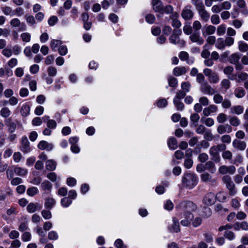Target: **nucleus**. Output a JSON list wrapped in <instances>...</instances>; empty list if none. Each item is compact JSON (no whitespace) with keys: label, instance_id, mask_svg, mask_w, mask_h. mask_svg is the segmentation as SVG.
<instances>
[{"label":"nucleus","instance_id":"13","mask_svg":"<svg viewBox=\"0 0 248 248\" xmlns=\"http://www.w3.org/2000/svg\"><path fill=\"white\" fill-rule=\"evenodd\" d=\"M200 90L203 93L208 95H213L215 93V90L206 81L202 83Z\"/></svg>","mask_w":248,"mask_h":248},{"label":"nucleus","instance_id":"36","mask_svg":"<svg viewBox=\"0 0 248 248\" xmlns=\"http://www.w3.org/2000/svg\"><path fill=\"white\" fill-rule=\"evenodd\" d=\"M11 111L7 107L3 108L0 111V114L1 117L4 118H8L11 115Z\"/></svg>","mask_w":248,"mask_h":248},{"label":"nucleus","instance_id":"2","mask_svg":"<svg viewBox=\"0 0 248 248\" xmlns=\"http://www.w3.org/2000/svg\"><path fill=\"white\" fill-rule=\"evenodd\" d=\"M152 5L154 11L161 15L165 13L169 14L173 11V8L171 5H167L166 6H164L163 3L161 1L152 2Z\"/></svg>","mask_w":248,"mask_h":248},{"label":"nucleus","instance_id":"37","mask_svg":"<svg viewBox=\"0 0 248 248\" xmlns=\"http://www.w3.org/2000/svg\"><path fill=\"white\" fill-rule=\"evenodd\" d=\"M216 46L219 49H224L226 46L224 40L222 38H218L216 44Z\"/></svg>","mask_w":248,"mask_h":248},{"label":"nucleus","instance_id":"16","mask_svg":"<svg viewBox=\"0 0 248 248\" xmlns=\"http://www.w3.org/2000/svg\"><path fill=\"white\" fill-rule=\"evenodd\" d=\"M216 202V197L214 193H208L205 195L203 199V202L207 206L214 204Z\"/></svg>","mask_w":248,"mask_h":248},{"label":"nucleus","instance_id":"34","mask_svg":"<svg viewBox=\"0 0 248 248\" xmlns=\"http://www.w3.org/2000/svg\"><path fill=\"white\" fill-rule=\"evenodd\" d=\"M238 49L241 52H247L248 50V44L242 41L238 42Z\"/></svg>","mask_w":248,"mask_h":248},{"label":"nucleus","instance_id":"19","mask_svg":"<svg viewBox=\"0 0 248 248\" xmlns=\"http://www.w3.org/2000/svg\"><path fill=\"white\" fill-rule=\"evenodd\" d=\"M168 229L171 232H178L180 231L179 221L177 218H172V224L169 226Z\"/></svg>","mask_w":248,"mask_h":248},{"label":"nucleus","instance_id":"27","mask_svg":"<svg viewBox=\"0 0 248 248\" xmlns=\"http://www.w3.org/2000/svg\"><path fill=\"white\" fill-rule=\"evenodd\" d=\"M55 200L52 198H47L45 200V207L46 209L50 210L55 205Z\"/></svg>","mask_w":248,"mask_h":248},{"label":"nucleus","instance_id":"20","mask_svg":"<svg viewBox=\"0 0 248 248\" xmlns=\"http://www.w3.org/2000/svg\"><path fill=\"white\" fill-rule=\"evenodd\" d=\"M21 150L25 153H29L31 151L30 142L26 137L22 138Z\"/></svg>","mask_w":248,"mask_h":248},{"label":"nucleus","instance_id":"18","mask_svg":"<svg viewBox=\"0 0 248 248\" xmlns=\"http://www.w3.org/2000/svg\"><path fill=\"white\" fill-rule=\"evenodd\" d=\"M232 145L234 148L240 151H244L246 148V143L237 139L233 140Z\"/></svg>","mask_w":248,"mask_h":248},{"label":"nucleus","instance_id":"5","mask_svg":"<svg viewBox=\"0 0 248 248\" xmlns=\"http://www.w3.org/2000/svg\"><path fill=\"white\" fill-rule=\"evenodd\" d=\"M179 206L182 210L184 211V213H192L197 209L196 205L190 201L181 202Z\"/></svg>","mask_w":248,"mask_h":248},{"label":"nucleus","instance_id":"28","mask_svg":"<svg viewBox=\"0 0 248 248\" xmlns=\"http://www.w3.org/2000/svg\"><path fill=\"white\" fill-rule=\"evenodd\" d=\"M234 94L237 98H241L245 95L246 91L243 88L239 87L235 88L234 91Z\"/></svg>","mask_w":248,"mask_h":248},{"label":"nucleus","instance_id":"24","mask_svg":"<svg viewBox=\"0 0 248 248\" xmlns=\"http://www.w3.org/2000/svg\"><path fill=\"white\" fill-rule=\"evenodd\" d=\"M2 13L6 16H15V11L12 8L9 6L4 5L0 7Z\"/></svg>","mask_w":248,"mask_h":248},{"label":"nucleus","instance_id":"54","mask_svg":"<svg viewBox=\"0 0 248 248\" xmlns=\"http://www.w3.org/2000/svg\"><path fill=\"white\" fill-rule=\"evenodd\" d=\"M62 44V42L59 40H53L50 43V47L52 50H56L58 46Z\"/></svg>","mask_w":248,"mask_h":248},{"label":"nucleus","instance_id":"30","mask_svg":"<svg viewBox=\"0 0 248 248\" xmlns=\"http://www.w3.org/2000/svg\"><path fill=\"white\" fill-rule=\"evenodd\" d=\"M168 145L170 149L175 150L177 147V141L175 138H170L168 141Z\"/></svg>","mask_w":248,"mask_h":248},{"label":"nucleus","instance_id":"26","mask_svg":"<svg viewBox=\"0 0 248 248\" xmlns=\"http://www.w3.org/2000/svg\"><path fill=\"white\" fill-rule=\"evenodd\" d=\"M187 72V69L185 67H176L173 70V74L177 77L185 74Z\"/></svg>","mask_w":248,"mask_h":248},{"label":"nucleus","instance_id":"63","mask_svg":"<svg viewBox=\"0 0 248 248\" xmlns=\"http://www.w3.org/2000/svg\"><path fill=\"white\" fill-rule=\"evenodd\" d=\"M21 245V242L18 239H16L11 242V246L9 248H19Z\"/></svg>","mask_w":248,"mask_h":248},{"label":"nucleus","instance_id":"31","mask_svg":"<svg viewBox=\"0 0 248 248\" xmlns=\"http://www.w3.org/2000/svg\"><path fill=\"white\" fill-rule=\"evenodd\" d=\"M30 107L29 105L24 104L22 106L20 112L23 117H27L30 114Z\"/></svg>","mask_w":248,"mask_h":248},{"label":"nucleus","instance_id":"17","mask_svg":"<svg viewBox=\"0 0 248 248\" xmlns=\"http://www.w3.org/2000/svg\"><path fill=\"white\" fill-rule=\"evenodd\" d=\"M189 39L199 45H202L204 42V40L200 36V31H194L189 36Z\"/></svg>","mask_w":248,"mask_h":248},{"label":"nucleus","instance_id":"53","mask_svg":"<svg viewBox=\"0 0 248 248\" xmlns=\"http://www.w3.org/2000/svg\"><path fill=\"white\" fill-rule=\"evenodd\" d=\"M184 32L186 35H191L192 33V28L190 24L185 25L183 27Z\"/></svg>","mask_w":248,"mask_h":248},{"label":"nucleus","instance_id":"38","mask_svg":"<svg viewBox=\"0 0 248 248\" xmlns=\"http://www.w3.org/2000/svg\"><path fill=\"white\" fill-rule=\"evenodd\" d=\"M209 81L211 83L216 84L217 83L219 80V77L217 74L214 72L209 78H208Z\"/></svg>","mask_w":248,"mask_h":248},{"label":"nucleus","instance_id":"3","mask_svg":"<svg viewBox=\"0 0 248 248\" xmlns=\"http://www.w3.org/2000/svg\"><path fill=\"white\" fill-rule=\"evenodd\" d=\"M181 34L182 31L180 29H174L172 31V33L169 38L170 42L175 45L184 46L185 45V42L180 38V36Z\"/></svg>","mask_w":248,"mask_h":248},{"label":"nucleus","instance_id":"47","mask_svg":"<svg viewBox=\"0 0 248 248\" xmlns=\"http://www.w3.org/2000/svg\"><path fill=\"white\" fill-rule=\"evenodd\" d=\"M41 187L44 190H50L52 188V185L49 181H45L41 184Z\"/></svg>","mask_w":248,"mask_h":248},{"label":"nucleus","instance_id":"7","mask_svg":"<svg viewBox=\"0 0 248 248\" xmlns=\"http://www.w3.org/2000/svg\"><path fill=\"white\" fill-rule=\"evenodd\" d=\"M194 218L192 213H183L181 217V224L185 227H189L191 225V221Z\"/></svg>","mask_w":248,"mask_h":248},{"label":"nucleus","instance_id":"62","mask_svg":"<svg viewBox=\"0 0 248 248\" xmlns=\"http://www.w3.org/2000/svg\"><path fill=\"white\" fill-rule=\"evenodd\" d=\"M38 190L36 187H31L29 188L27 190V194L30 196H33L37 193Z\"/></svg>","mask_w":248,"mask_h":248},{"label":"nucleus","instance_id":"21","mask_svg":"<svg viewBox=\"0 0 248 248\" xmlns=\"http://www.w3.org/2000/svg\"><path fill=\"white\" fill-rule=\"evenodd\" d=\"M38 148L42 150H46L50 151L53 149V145L46 141L42 140L38 143Z\"/></svg>","mask_w":248,"mask_h":248},{"label":"nucleus","instance_id":"29","mask_svg":"<svg viewBox=\"0 0 248 248\" xmlns=\"http://www.w3.org/2000/svg\"><path fill=\"white\" fill-rule=\"evenodd\" d=\"M243 111V107L240 105L233 106L230 108L231 113L232 114H235L236 115H240L242 114Z\"/></svg>","mask_w":248,"mask_h":248},{"label":"nucleus","instance_id":"1","mask_svg":"<svg viewBox=\"0 0 248 248\" xmlns=\"http://www.w3.org/2000/svg\"><path fill=\"white\" fill-rule=\"evenodd\" d=\"M182 181L184 186L188 189H192L197 185L198 178L195 174L187 173L183 176Z\"/></svg>","mask_w":248,"mask_h":248},{"label":"nucleus","instance_id":"41","mask_svg":"<svg viewBox=\"0 0 248 248\" xmlns=\"http://www.w3.org/2000/svg\"><path fill=\"white\" fill-rule=\"evenodd\" d=\"M14 172H15L17 175L24 176L27 173L28 171L26 169L20 167H16L14 169Z\"/></svg>","mask_w":248,"mask_h":248},{"label":"nucleus","instance_id":"12","mask_svg":"<svg viewBox=\"0 0 248 248\" xmlns=\"http://www.w3.org/2000/svg\"><path fill=\"white\" fill-rule=\"evenodd\" d=\"M10 25L13 28H19V31H22L26 29L25 24L21 22L19 19L17 17L12 18L10 21Z\"/></svg>","mask_w":248,"mask_h":248},{"label":"nucleus","instance_id":"22","mask_svg":"<svg viewBox=\"0 0 248 248\" xmlns=\"http://www.w3.org/2000/svg\"><path fill=\"white\" fill-rule=\"evenodd\" d=\"M217 131L220 134H222L226 132L230 133L232 131V128L228 124L219 125L217 128Z\"/></svg>","mask_w":248,"mask_h":248},{"label":"nucleus","instance_id":"48","mask_svg":"<svg viewBox=\"0 0 248 248\" xmlns=\"http://www.w3.org/2000/svg\"><path fill=\"white\" fill-rule=\"evenodd\" d=\"M167 104V100L165 98H160L156 103L157 107L159 108L165 107Z\"/></svg>","mask_w":248,"mask_h":248},{"label":"nucleus","instance_id":"8","mask_svg":"<svg viewBox=\"0 0 248 248\" xmlns=\"http://www.w3.org/2000/svg\"><path fill=\"white\" fill-rule=\"evenodd\" d=\"M5 123L8 127L9 132L11 133L15 131L17 126H21V123L19 121L16 120V122H13L11 118L5 120Z\"/></svg>","mask_w":248,"mask_h":248},{"label":"nucleus","instance_id":"35","mask_svg":"<svg viewBox=\"0 0 248 248\" xmlns=\"http://www.w3.org/2000/svg\"><path fill=\"white\" fill-rule=\"evenodd\" d=\"M208 49H209L208 45L205 44L203 46V50L202 51L201 53V56L205 59L209 58L210 55V53L208 50Z\"/></svg>","mask_w":248,"mask_h":248},{"label":"nucleus","instance_id":"61","mask_svg":"<svg viewBox=\"0 0 248 248\" xmlns=\"http://www.w3.org/2000/svg\"><path fill=\"white\" fill-rule=\"evenodd\" d=\"M169 85L170 87H174L178 84L177 79L174 77H170L168 78Z\"/></svg>","mask_w":248,"mask_h":248},{"label":"nucleus","instance_id":"44","mask_svg":"<svg viewBox=\"0 0 248 248\" xmlns=\"http://www.w3.org/2000/svg\"><path fill=\"white\" fill-rule=\"evenodd\" d=\"M220 86L222 89L227 90L230 88L231 82L228 79H223L220 82Z\"/></svg>","mask_w":248,"mask_h":248},{"label":"nucleus","instance_id":"46","mask_svg":"<svg viewBox=\"0 0 248 248\" xmlns=\"http://www.w3.org/2000/svg\"><path fill=\"white\" fill-rule=\"evenodd\" d=\"M61 203L63 207H67L72 203V201L69 198L64 197L61 200Z\"/></svg>","mask_w":248,"mask_h":248},{"label":"nucleus","instance_id":"40","mask_svg":"<svg viewBox=\"0 0 248 248\" xmlns=\"http://www.w3.org/2000/svg\"><path fill=\"white\" fill-rule=\"evenodd\" d=\"M173 103L177 109L179 110L182 111L184 108V105L180 100L177 99L176 98L173 99Z\"/></svg>","mask_w":248,"mask_h":248},{"label":"nucleus","instance_id":"9","mask_svg":"<svg viewBox=\"0 0 248 248\" xmlns=\"http://www.w3.org/2000/svg\"><path fill=\"white\" fill-rule=\"evenodd\" d=\"M181 16L185 20H191L194 16L191 7L188 5L185 6L182 11Z\"/></svg>","mask_w":248,"mask_h":248},{"label":"nucleus","instance_id":"39","mask_svg":"<svg viewBox=\"0 0 248 248\" xmlns=\"http://www.w3.org/2000/svg\"><path fill=\"white\" fill-rule=\"evenodd\" d=\"M229 122L230 124L233 126H237L240 124V120L236 116L231 117Z\"/></svg>","mask_w":248,"mask_h":248},{"label":"nucleus","instance_id":"15","mask_svg":"<svg viewBox=\"0 0 248 248\" xmlns=\"http://www.w3.org/2000/svg\"><path fill=\"white\" fill-rule=\"evenodd\" d=\"M201 180L204 182L210 184L214 185L217 182L216 178H213L210 174L207 172L202 173L200 176Z\"/></svg>","mask_w":248,"mask_h":248},{"label":"nucleus","instance_id":"60","mask_svg":"<svg viewBox=\"0 0 248 248\" xmlns=\"http://www.w3.org/2000/svg\"><path fill=\"white\" fill-rule=\"evenodd\" d=\"M237 77V82L246 80L248 78V74L246 73L242 72L238 74Z\"/></svg>","mask_w":248,"mask_h":248},{"label":"nucleus","instance_id":"45","mask_svg":"<svg viewBox=\"0 0 248 248\" xmlns=\"http://www.w3.org/2000/svg\"><path fill=\"white\" fill-rule=\"evenodd\" d=\"M47 72L49 77H55L57 74V69L52 66H50L47 68Z\"/></svg>","mask_w":248,"mask_h":248},{"label":"nucleus","instance_id":"42","mask_svg":"<svg viewBox=\"0 0 248 248\" xmlns=\"http://www.w3.org/2000/svg\"><path fill=\"white\" fill-rule=\"evenodd\" d=\"M226 31V27L224 24L220 25L217 30V34L218 36H221L225 34Z\"/></svg>","mask_w":248,"mask_h":248},{"label":"nucleus","instance_id":"59","mask_svg":"<svg viewBox=\"0 0 248 248\" xmlns=\"http://www.w3.org/2000/svg\"><path fill=\"white\" fill-rule=\"evenodd\" d=\"M48 238L50 240H55L58 238V234L55 231H52L48 232Z\"/></svg>","mask_w":248,"mask_h":248},{"label":"nucleus","instance_id":"33","mask_svg":"<svg viewBox=\"0 0 248 248\" xmlns=\"http://www.w3.org/2000/svg\"><path fill=\"white\" fill-rule=\"evenodd\" d=\"M56 163L53 160H48L46 162V167L47 170H53L56 169Z\"/></svg>","mask_w":248,"mask_h":248},{"label":"nucleus","instance_id":"32","mask_svg":"<svg viewBox=\"0 0 248 248\" xmlns=\"http://www.w3.org/2000/svg\"><path fill=\"white\" fill-rule=\"evenodd\" d=\"M216 31V27L212 25H209L205 28L204 31H203V35H210L214 33Z\"/></svg>","mask_w":248,"mask_h":248},{"label":"nucleus","instance_id":"6","mask_svg":"<svg viewBox=\"0 0 248 248\" xmlns=\"http://www.w3.org/2000/svg\"><path fill=\"white\" fill-rule=\"evenodd\" d=\"M240 55L238 53H234L230 55L229 58V62L235 65L236 70H241L243 69V66L240 63Z\"/></svg>","mask_w":248,"mask_h":248},{"label":"nucleus","instance_id":"57","mask_svg":"<svg viewBox=\"0 0 248 248\" xmlns=\"http://www.w3.org/2000/svg\"><path fill=\"white\" fill-rule=\"evenodd\" d=\"M222 156L224 159L231 160L232 158V154L231 151L225 150L222 153Z\"/></svg>","mask_w":248,"mask_h":248},{"label":"nucleus","instance_id":"23","mask_svg":"<svg viewBox=\"0 0 248 248\" xmlns=\"http://www.w3.org/2000/svg\"><path fill=\"white\" fill-rule=\"evenodd\" d=\"M209 143L206 140H202L198 144L194 149V152L199 153L201 152L202 148L206 149L209 147Z\"/></svg>","mask_w":248,"mask_h":248},{"label":"nucleus","instance_id":"51","mask_svg":"<svg viewBox=\"0 0 248 248\" xmlns=\"http://www.w3.org/2000/svg\"><path fill=\"white\" fill-rule=\"evenodd\" d=\"M191 85L188 82H184L181 84V88L182 91L186 93L189 92Z\"/></svg>","mask_w":248,"mask_h":248},{"label":"nucleus","instance_id":"11","mask_svg":"<svg viewBox=\"0 0 248 248\" xmlns=\"http://www.w3.org/2000/svg\"><path fill=\"white\" fill-rule=\"evenodd\" d=\"M209 154L211 158L215 162H219L220 160L219 151L217 146L216 145L212 146L209 150Z\"/></svg>","mask_w":248,"mask_h":248},{"label":"nucleus","instance_id":"64","mask_svg":"<svg viewBox=\"0 0 248 248\" xmlns=\"http://www.w3.org/2000/svg\"><path fill=\"white\" fill-rule=\"evenodd\" d=\"M114 245L117 248H126V246L124 245L123 241L120 239L116 240Z\"/></svg>","mask_w":248,"mask_h":248},{"label":"nucleus","instance_id":"56","mask_svg":"<svg viewBox=\"0 0 248 248\" xmlns=\"http://www.w3.org/2000/svg\"><path fill=\"white\" fill-rule=\"evenodd\" d=\"M28 229V221L25 220L23 222H21L18 227V230L21 232H24Z\"/></svg>","mask_w":248,"mask_h":248},{"label":"nucleus","instance_id":"52","mask_svg":"<svg viewBox=\"0 0 248 248\" xmlns=\"http://www.w3.org/2000/svg\"><path fill=\"white\" fill-rule=\"evenodd\" d=\"M217 120L219 123H223L227 120V116L223 113H220L217 115Z\"/></svg>","mask_w":248,"mask_h":248},{"label":"nucleus","instance_id":"43","mask_svg":"<svg viewBox=\"0 0 248 248\" xmlns=\"http://www.w3.org/2000/svg\"><path fill=\"white\" fill-rule=\"evenodd\" d=\"M201 122L208 127L212 126L214 124V121L213 119L211 118H208L206 119L202 118Z\"/></svg>","mask_w":248,"mask_h":248},{"label":"nucleus","instance_id":"49","mask_svg":"<svg viewBox=\"0 0 248 248\" xmlns=\"http://www.w3.org/2000/svg\"><path fill=\"white\" fill-rule=\"evenodd\" d=\"M224 236L226 238L230 241L234 240L235 237L234 233L230 231H226L225 232Z\"/></svg>","mask_w":248,"mask_h":248},{"label":"nucleus","instance_id":"14","mask_svg":"<svg viewBox=\"0 0 248 248\" xmlns=\"http://www.w3.org/2000/svg\"><path fill=\"white\" fill-rule=\"evenodd\" d=\"M197 10L198 11L199 14L201 18L205 22L208 21L210 18V14L205 10L204 5H201L200 6L196 8Z\"/></svg>","mask_w":248,"mask_h":248},{"label":"nucleus","instance_id":"4","mask_svg":"<svg viewBox=\"0 0 248 248\" xmlns=\"http://www.w3.org/2000/svg\"><path fill=\"white\" fill-rule=\"evenodd\" d=\"M222 181L228 189L229 194L230 196H233L236 194L237 189L235 188V186L230 176L224 175L222 178Z\"/></svg>","mask_w":248,"mask_h":248},{"label":"nucleus","instance_id":"55","mask_svg":"<svg viewBox=\"0 0 248 248\" xmlns=\"http://www.w3.org/2000/svg\"><path fill=\"white\" fill-rule=\"evenodd\" d=\"M20 36L23 42H29L31 41V35L29 32L22 33Z\"/></svg>","mask_w":248,"mask_h":248},{"label":"nucleus","instance_id":"50","mask_svg":"<svg viewBox=\"0 0 248 248\" xmlns=\"http://www.w3.org/2000/svg\"><path fill=\"white\" fill-rule=\"evenodd\" d=\"M37 209V204L33 203H29L27 207V210L29 213H33Z\"/></svg>","mask_w":248,"mask_h":248},{"label":"nucleus","instance_id":"58","mask_svg":"<svg viewBox=\"0 0 248 248\" xmlns=\"http://www.w3.org/2000/svg\"><path fill=\"white\" fill-rule=\"evenodd\" d=\"M223 96L219 93H216L213 97V100L216 104H220L223 101Z\"/></svg>","mask_w":248,"mask_h":248},{"label":"nucleus","instance_id":"10","mask_svg":"<svg viewBox=\"0 0 248 248\" xmlns=\"http://www.w3.org/2000/svg\"><path fill=\"white\" fill-rule=\"evenodd\" d=\"M236 171V168L234 166H226L222 165L218 168V172L223 175H225L228 173L230 174H233Z\"/></svg>","mask_w":248,"mask_h":248},{"label":"nucleus","instance_id":"25","mask_svg":"<svg viewBox=\"0 0 248 248\" xmlns=\"http://www.w3.org/2000/svg\"><path fill=\"white\" fill-rule=\"evenodd\" d=\"M217 107L215 105H211L208 107L203 109V114L205 116H208L211 113L215 112L217 111Z\"/></svg>","mask_w":248,"mask_h":248}]
</instances>
